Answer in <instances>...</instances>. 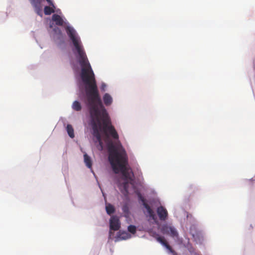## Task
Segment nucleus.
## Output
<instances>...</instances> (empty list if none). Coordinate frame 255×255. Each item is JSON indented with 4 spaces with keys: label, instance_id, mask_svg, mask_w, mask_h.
<instances>
[{
    "label": "nucleus",
    "instance_id": "nucleus-11",
    "mask_svg": "<svg viewBox=\"0 0 255 255\" xmlns=\"http://www.w3.org/2000/svg\"><path fill=\"white\" fill-rule=\"evenodd\" d=\"M55 5H54V7L51 6H45L44 8V12L45 15H50L51 13L54 12L55 11Z\"/></svg>",
    "mask_w": 255,
    "mask_h": 255
},
{
    "label": "nucleus",
    "instance_id": "nucleus-19",
    "mask_svg": "<svg viewBox=\"0 0 255 255\" xmlns=\"http://www.w3.org/2000/svg\"><path fill=\"white\" fill-rule=\"evenodd\" d=\"M50 6L54 7V3L52 0H46Z\"/></svg>",
    "mask_w": 255,
    "mask_h": 255
},
{
    "label": "nucleus",
    "instance_id": "nucleus-12",
    "mask_svg": "<svg viewBox=\"0 0 255 255\" xmlns=\"http://www.w3.org/2000/svg\"><path fill=\"white\" fill-rule=\"evenodd\" d=\"M167 233L169 234L171 237H177L178 236V233L175 230V228L170 227L168 228H167L166 230Z\"/></svg>",
    "mask_w": 255,
    "mask_h": 255
},
{
    "label": "nucleus",
    "instance_id": "nucleus-21",
    "mask_svg": "<svg viewBox=\"0 0 255 255\" xmlns=\"http://www.w3.org/2000/svg\"><path fill=\"white\" fill-rule=\"evenodd\" d=\"M254 181V180H253V179H251L249 180V181H249V182H251L252 181Z\"/></svg>",
    "mask_w": 255,
    "mask_h": 255
},
{
    "label": "nucleus",
    "instance_id": "nucleus-10",
    "mask_svg": "<svg viewBox=\"0 0 255 255\" xmlns=\"http://www.w3.org/2000/svg\"><path fill=\"white\" fill-rule=\"evenodd\" d=\"M84 162L85 163L87 167L91 168L92 167V162L90 157L87 154L85 153L84 155Z\"/></svg>",
    "mask_w": 255,
    "mask_h": 255
},
{
    "label": "nucleus",
    "instance_id": "nucleus-16",
    "mask_svg": "<svg viewBox=\"0 0 255 255\" xmlns=\"http://www.w3.org/2000/svg\"><path fill=\"white\" fill-rule=\"evenodd\" d=\"M66 129L69 136L71 138H73L74 137V132L72 126L71 125H67Z\"/></svg>",
    "mask_w": 255,
    "mask_h": 255
},
{
    "label": "nucleus",
    "instance_id": "nucleus-2",
    "mask_svg": "<svg viewBox=\"0 0 255 255\" xmlns=\"http://www.w3.org/2000/svg\"><path fill=\"white\" fill-rule=\"evenodd\" d=\"M108 147L109 160L113 171L116 174L121 172L125 180L132 181L134 175L128 167V158L125 149L120 143L116 146L111 142Z\"/></svg>",
    "mask_w": 255,
    "mask_h": 255
},
{
    "label": "nucleus",
    "instance_id": "nucleus-1",
    "mask_svg": "<svg viewBox=\"0 0 255 255\" xmlns=\"http://www.w3.org/2000/svg\"><path fill=\"white\" fill-rule=\"evenodd\" d=\"M73 50L80 66L81 78L85 85L88 107L92 119L93 135L98 142L100 150L103 148L101 131L106 135H110L113 138L119 139V135L104 107L99 95L94 73L88 61L82 45H73Z\"/></svg>",
    "mask_w": 255,
    "mask_h": 255
},
{
    "label": "nucleus",
    "instance_id": "nucleus-8",
    "mask_svg": "<svg viewBox=\"0 0 255 255\" xmlns=\"http://www.w3.org/2000/svg\"><path fill=\"white\" fill-rule=\"evenodd\" d=\"M52 20L58 26H63L64 23L63 18L58 14H54L52 16Z\"/></svg>",
    "mask_w": 255,
    "mask_h": 255
},
{
    "label": "nucleus",
    "instance_id": "nucleus-9",
    "mask_svg": "<svg viewBox=\"0 0 255 255\" xmlns=\"http://www.w3.org/2000/svg\"><path fill=\"white\" fill-rule=\"evenodd\" d=\"M103 101L106 106H110L113 102V99L108 93H106L103 96Z\"/></svg>",
    "mask_w": 255,
    "mask_h": 255
},
{
    "label": "nucleus",
    "instance_id": "nucleus-6",
    "mask_svg": "<svg viewBox=\"0 0 255 255\" xmlns=\"http://www.w3.org/2000/svg\"><path fill=\"white\" fill-rule=\"evenodd\" d=\"M157 213L160 220L165 221L167 219L168 213L166 209L163 206H160L157 208Z\"/></svg>",
    "mask_w": 255,
    "mask_h": 255
},
{
    "label": "nucleus",
    "instance_id": "nucleus-20",
    "mask_svg": "<svg viewBox=\"0 0 255 255\" xmlns=\"http://www.w3.org/2000/svg\"><path fill=\"white\" fill-rule=\"evenodd\" d=\"M105 87H106V85L105 84H103L102 85V87H101L102 89L103 90H105Z\"/></svg>",
    "mask_w": 255,
    "mask_h": 255
},
{
    "label": "nucleus",
    "instance_id": "nucleus-7",
    "mask_svg": "<svg viewBox=\"0 0 255 255\" xmlns=\"http://www.w3.org/2000/svg\"><path fill=\"white\" fill-rule=\"evenodd\" d=\"M34 8V9L36 13L40 15L41 11V1L40 0H29Z\"/></svg>",
    "mask_w": 255,
    "mask_h": 255
},
{
    "label": "nucleus",
    "instance_id": "nucleus-13",
    "mask_svg": "<svg viewBox=\"0 0 255 255\" xmlns=\"http://www.w3.org/2000/svg\"><path fill=\"white\" fill-rule=\"evenodd\" d=\"M106 212L108 215H111L115 211V207L111 204H108L106 206Z\"/></svg>",
    "mask_w": 255,
    "mask_h": 255
},
{
    "label": "nucleus",
    "instance_id": "nucleus-3",
    "mask_svg": "<svg viewBox=\"0 0 255 255\" xmlns=\"http://www.w3.org/2000/svg\"><path fill=\"white\" fill-rule=\"evenodd\" d=\"M121 227V223L117 216H113L110 220V228L111 230L118 231Z\"/></svg>",
    "mask_w": 255,
    "mask_h": 255
},
{
    "label": "nucleus",
    "instance_id": "nucleus-14",
    "mask_svg": "<svg viewBox=\"0 0 255 255\" xmlns=\"http://www.w3.org/2000/svg\"><path fill=\"white\" fill-rule=\"evenodd\" d=\"M72 109L76 111H80L82 109V107L80 103L77 101H75L72 104Z\"/></svg>",
    "mask_w": 255,
    "mask_h": 255
},
{
    "label": "nucleus",
    "instance_id": "nucleus-15",
    "mask_svg": "<svg viewBox=\"0 0 255 255\" xmlns=\"http://www.w3.org/2000/svg\"><path fill=\"white\" fill-rule=\"evenodd\" d=\"M119 238L122 240H126L130 237V236L127 232H121L120 231L119 233Z\"/></svg>",
    "mask_w": 255,
    "mask_h": 255
},
{
    "label": "nucleus",
    "instance_id": "nucleus-5",
    "mask_svg": "<svg viewBox=\"0 0 255 255\" xmlns=\"http://www.w3.org/2000/svg\"><path fill=\"white\" fill-rule=\"evenodd\" d=\"M156 240L164 246L173 255H178L172 249L171 246L168 244L167 241L163 237L157 236L156 238Z\"/></svg>",
    "mask_w": 255,
    "mask_h": 255
},
{
    "label": "nucleus",
    "instance_id": "nucleus-22",
    "mask_svg": "<svg viewBox=\"0 0 255 255\" xmlns=\"http://www.w3.org/2000/svg\"><path fill=\"white\" fill-rule=\"evenodd\" d=\"M123 210H124V211L125 212V208L123 209Z\"/></svg>",
    "mask_w": 255,
    "mask_h": 255
},
{
    "label": "nucleus",
    "instance_id": "nucleus-4",
    "mask_svg": "<svg viewBox=\"0 0 255 255\" xmlns=\"http://www.w3.org/2000/svg\"><path fill=\"white\" fill-rule=\"evenodd\" d=\"M139 198L143 202V205L145 208L147 210V212L148 214V216L154 221H155L157 219L155 214H154V211L150 208V207L145 202L144 198L142 197V196L139 194Z\"/></svg>",
    "mask_w": 255,
    "mask_h": 255
},
{
    "label": "nucleus",
    "instance_id": "nucleus-17",
    "mask_svg": "<svg viewBox=\"0 0 255 255\" xmlns=\"http://www.w3.org/2000/svg\"><path fill=\"white\" fill-rule=\"evenodd\" d=\"M122 188L124 190V194H128V182L127 181V180H125L124 181L122 185H121Z\"/></svg>",
    "mask_w": 255,
    "mask_h": 255
},
{
    "label": "nucleus",
    "instance_id": "nucleus-23",
    "mask_svg": "<svg viewBox=\"0 0 255 255\" xmlns=\"http://www.w3.org/2000/svg\"><path fill=\"white\" fill-rule=\"evenodd\" d=\"M112 234V232L110 231V234Z\"/></svg>",
    "mask_w": 255,
    "mask_h": 255
},
{
    "label": "nucleus",
    "instance_id": "nucleus-18",
    "mask_svg": "<svg viewBox=\"0 0 255 255\" xmlns=\"http://www.w3.org/2000/svg\"><path fill=\"white\" fill-rule=\"evenodd\" d=\"M128 231L132 234H135L136 232V227L135 226L129 225L128 227Z\"/></svg>",
    "mask_w": 255,
    "mask_h": 255
}]
</instances>
